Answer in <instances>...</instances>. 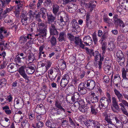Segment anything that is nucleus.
Here are the masks:
<instances>
[{"mask_svg": "<svg viewBox=\"0 0 128 128\" xmlns=\"http://www.w3.org/2000/svg\"><path fill=\"white\" fill-rule=\"evenodd\" d=\"M26 70V73L28 74H32L35 71L34 67L32 66H28L26 67L25 66H22L19 68L18 72L20 75L27 81L26 82L28 83L30 80L29 79V77L26 74L25 70Z\"/></svg>", "mask_w": 128, "mask_h": 128, "instance_id": "nucleus-1", "label": "nucleus"}, {"mask_svg": "<svg viewBox=\"0 0 128 128\" xmlns=\"http://www.w3.org/2000/svg\"><path fill=\"white\" fill-rule=\"evenodd\" d=\"M93 56L94 57V60L96 61L97 64L99 66V68L100 69L102 68V62L104 61V56L98 51L96 50L94 52Z\"/></svg>", "mask_w": 128, "mask_h": 128, "instance_id": "nucleus-2", "label": "nucleus"}, {"mask_svg": "<svg viewBox=\"0 0 128 128\" xmlns=\"http://www.w3.org/2000/svg\"><path fill=\"white\" fill-rule=\"evenodd\" d=\"M116 56L118 58L117 61L119 65L122 67L124 66V62L125 58L121 50L118 51L116 54Z\"/></svg>", "mask_w": 128, "mask_h": 128, "instance_id": "nucleus-3", "label": "nucleus"}, {"mask_svg": "<svg viewBox=\"0 0 128 128\" xmlns=\"http://www.w3.org/2000/svg\"><path fill=\"white\" fill-rule=\"evenodd\" d=\"M114 94L116 96L119 102H121L125 106L128 107V102L126 100H123V96L120 92L115 88H114Z\"/></svg>", "mask_w": 128, "mask_h": 128, "instance_id": "nucleus-4", "label": "nucleus"}, {"mask_svg": "<svg viewBox=\"0 0 128 128\" xmlns=\"http://www.w3.org/2000/svg\"><path fill=\"white\" fill-rule=\"evenodd\" d=\"M32 35L28 34L26 36H22L20 38L19 40V42L21 44L24 45L27 41V39L28 40H32L33 38Z\"/></svg>", "mask_w": 128, "mask_h": 128, "instance_id": "nucleus-5", "label": "nucleus"}, {"mask_svg": "<svg viewBox=\"0 0 128 128\" xmlns=\"http://www.w3.org/2000/svg\"><path fill=\"white\" fill-rule=\"evenodd\" d=\"M84 84H86V88L91 90L94 89L96 83L95 81L92 80H88L85 82Z\"/></svg>", "mask_w": 128, "mask_h": 128, "instance_id": "nucleus-6", "label": "nucleus"}, {"mask_svg": "<svg viewBox=\"0 0 128 128\" xmlns=\"http://www.w3.org/2000/svg\"><path fill=\"white\" fill-rule=\"evenodd\" d=\"M55 23L54 24L52 23L50 26L49 29L50 36H58L59 33L57 30V28L55 27Z\"/></svg>", "mask_w": 128, "mask_h": 128, "instance_id": "nucleus-7", "label": "nucleus"}, {"mask_svg": "<svg viewBox=\"0 0 128 128\" xmlns=\"http://www.w3.org/2000/svg\"><path fill=\"white\" fill-rule=\"evenodd\" d=\"M112 106L113 107H111V108L113 112H116V110H120L118 102L116 101L117 100L115 97H113L112 98Z\"/></svg>", "mask_w": 128, "mask_h": 128, "instance_id": "nucleus-8", "label": "nucleus"}, {"mask_svg": "<svg viewBox=\"0 0 128 128\" xmlns=\"http://www.w3.org/2000/svg\"><path fill=\"white\" fill-rule=\"evenodd\" d=\"M110 103L108 102L107 98L103 96L100 98L99 107L101 108L105 105L108 106Z\"/></svg>", "mask_w": 128, "mask_h": 128, "instance_id": "nucleus-9", "label": "nucleus"}, {"mask_svg": "<svg viewBox=\"0 0 128 128\" xmlns=\"http://www.w3.org/2000/svg\"><path fill=\"white\" fill-rule=\"evenodd\" d=\"M86 86H85L84 83V82L80 83L78 86V91L81 95L86 94L87 92Z\"/></svg>", "mask_w": 128, "mask_h": 128, "instance_id": "nucleus-10", "label": "nucleus"}, {"mask_svg": "<svg viewBox=\"0 0 128 128\" xmlns=\"http://www.w3.org/2000/svg\"><path fill=\"white\" fill-rule=\"evenodd\" d=\"M8 36L7 33V30H6L4 27H0V39L3 40Z\"/></svg>", "mask_w": 128, "mask_h": 128, "instance_id": "nucleus-11", "label": "nucleus"}, {"mask_svg": "<svg viewBox=\"0 0 128 128\" xmlns=\"http://www.w3.org/2000/svg\"><path fill=\"white\" fill-rule=\"evenodd\" d=\"M16 65L13 63H11L8 65L7 67V70L11 73H13L16 71Z\"/></svg>", "mask_w": 128, "mask_h": 128, "instance_id": "nucleus-12", "label": "nucleus"}, {"mask_svg": "<svg viewBox=\"0 0 128 128\" xmlns=\"http://www.w3.org/2000/svg\"><path fill=\"white\" fill-rule=\"evenodd\" d=\"M46 28L38 30L37 32L38 34H36L35 35L36 36H39L42 37L45 36L46 35Z\"/></svg>", "mask_w": 128, "mask_h": 128, "instance_id": "nucleus-13", "label": "nucleus"}, {"mask_svg": "<svg viewBox=\"0 0 128 128\" xmlns=\"http://www.w3.org/2000/svg\"><path fill=\"white\" fill-rule=\"evenodd\" d=\"M83 41L86 46L91 45L93 42L92 39L89 36H86L83 39Z\"/></svg>", "mask_w": 128, "mask_h": 128, "instance_id": "nucleus-14", "label": "nucleus"}, {"mask_svg": "<svg viewBox=\"0 0 128 128\" xmlns=\"http://www.w3.org/2000/svg\"><path fill=\"white\" fill-rule=\"evenodd\" d=\"M20 18H21V22L22 25H26L30 22L28 20L29 18L27 17L24 14H22L20 16Z\"/></svg>", "mask_w": 128, "mask_h": 128, "instance_id": "nucleus-15", "label": "nucleus"}, {"mask_svg": "<svg viewBox=\"0 0 128 128\" xmlns=\"http://www.w3.org/2000/svg\"><path fill=\"white\" fill-rule=\"evenodd\" d=\"M10 11V9L8 8H6L2 13V12L0 11V18H1V20L2 21L3 20L6 16H7L8 18L9 16L6 15V14Z\"/></svg>", "mask_w": 128, "mask_h": 128, "instance_id": "nucleus-16", "label": "nucleus"}, {"mask_svg": "<svg viewBox=\"0 0 128 128\" xmlns=\"http://www.w3.org/2000/svg\"><path fill=\"white\" fill-rule=\"evenodd\" d=\"M62 102L59 100L56 99V100L55 103V106L58 109L62 110L64 112H65L66 110L63 108L61 105Z\"/></svg>", "mask_w": 128, "mask_h": 128, "instance_id": "nucleus-17", "label": "nucleus"}, {"mask_svg": "<svg viewBox=\"0 0 128 128\" xmlns=\"http://www.w3.org/2000/svg\"><path fill=\"white\" fill-rule=\"evenodd\" d=\"M60 72V71L59 69L57 67L52 68L48 71V73L51 75L54 73L57 75L58 74V72Z\"/></svg>", "mask_w": 128, "mask_h": 128, "instance_id": "nucleus-18", "label": "nucleus"}, {"mask_svg": "<svg viewBox=\"0 0 128 128\" xmlns=\"http://www.w3.org/2000/svg\"><path fill=\"white\" fill-rule=\"evenodd\" d=\"M90 113L94 115H96L97 114L98 110L97 108L96 107L95 104H93L90 106Z\"/></svg>", "mask_w": 128, "mask_h": 128, "instance_id": "nucleus-19", "label": "nucleus"}, {"mask_svg": "<svg viewBox=\"0 0 128 128\" xmlns=\"http://www.w3.org/2000/svg\"><path fill=\"white\" fill-rule=\"evenodd\" d=\"M66 33L64 32H60L59 34L58 39L59 42H62L65 41L66 39Z\"/></svg>", "mask_w": 128, "mask_h": 128, "instance_id": "nucleus-20", "label": "nucleus"}, {"mask_svg": "<svg viewBox=\"0 0 128 128\" xmlns=\"http://www.w3.org/2000/svg\"><path fill=\"white\" fill-rule=\"evenodd\" d=\"M60 7L58 5L56 4H54L52 6V12L54 15L56 16L57 14H59L58 13Z\"/></svg>", "mask_w": 128, "mask_h": 128, "instance_id": "nucleus-21", "label": "nucleus"}, {"mask_svg": "<svg viewBox=\"0 0 128 128\" xmlns=\"http://www.w3.org/2000/svg\"><path fill=\"white\" fill-rule=\"evenodd\" d=\"M62 110L61 109H57L56 108H53L51 113L54 116L58 115L61 114Z\"/></svg>", "mask_w": 128, "mask_h": 128, "instance_id": "nucleus-22", "label": "nucleus"}, {"mask_svg": "<svg viewBox=\"0 0 128 128\" xmlns=\"http://www.w3.org/2000/svg\"><path fill=\"white\" fill-rule=\"evenodd\" d=\"M97 121H95L94 120H87L86 122H84L85 126H86V127L90 126V125H92V124L94 125L96 124V122Z\"/></svg>", "mask_w": 128, "mask_h": 128, "instance_id": "nucleus-23", "label": "nucleus"}, {"mask_svg": "<svg viewBox=\"0 0 128 128\" xmlns=\"http://www.w3.org/2000/svg\"><path fill=\"white\" fill-rule=\"evenodd\" d=\"M94 1H90L88 4H86L88 8L89 9L90 11L92 12L94 8L96 6L95 4H94Z\"/></svg>", "mask_w": 128, "mask_h": 128, "instance_id": "nucleus-24", "label": "nucleus"}, {"mask_svg": "<svg viewBox=\"0 0 128 128\" xmlns=\"http://www.w3.org/2000/svg\"><path fill=\"white\" fill-rule=\"evenodd\" d=\"M47 16L48 21L49 24H50L54 22L56 19V16H53L51 14H47Z\"/></svg>", "mask_w": 128, "mask_h": 128, "instance_id": "nucleus-25", "label": "nucleus"}, {"mask_svg": "<svg viewBox=\"0 0 128 128\" xmlns=\"http://www.w3.org/2000/svg\"><path fill=\"white\" fill-rule=\"evenodd\" d=\"M108 38V32H105L104 31L103 34L102 35L100 41H101L100 43L102 44V42L105 41Z\"/></svg>", "mask_w": 128, "mask_h": 128, "instance_id": "nucleus-26", "label": "nucleus"}, {"mask_svg": "<svg viewBox=\"0 0 128 128\" xmlns=\"http://www.w3.org/2000/svg\"><path fill=\"white\" fill-rule=\"evenodd\" d=\"M90 13L88 12L87 13L86 17V24L85 26L86 28H88L91 24L92 21L90 20Z\"/></svg>", "mask_w": 128, "mask_h": 128, "instance_id": "nucleus-27", "label": "nucleus"}, {"mask_svg": "<svg viewBox=\"0 0 128 128\" xmlns=\"http://www.w3.org/2000/svg\"><path fill=\"white\" fill-rule=\"evenodd\" d=\"M2 108L6 114L7 115H10L12 113V109L10 110L9 106L7 105L3 107Z\"/></svg>", "mask_w": 128, "mask_h": 128, "instance_id": "nucleus-28", "label": "nucleus"}, {"mask_svg": "<svg viewBox=\"0 0 128 128\" xmlns=\"http://www.w3.org/2000/svg\"><path fill=\"white\" fill-rule=\"evenodd\" d=\"M58 119L61 120V125L63 127H66L70 126V124H68V121L67 120H64V118H58Z\"/></svg>", "mask_w": 128, "mask_h": 128, "instance_id": "nucleus-29", "label": "nucleus"}, {"mask_svg": "<svg viewBox=\"0 0 128 128\" xmlns=\"http://www.w3.org/2000/svg\"><path fill=\"white\" fill-rule=\"evenodd\" d=\"M45 124L46 126L50 128L53 127L55 125L54 122L51 120H47L45 123Z\"/></svg>", "mask_w": 128, "mask_h": 128, "instance_id": "nucleus-30", "label": "nucleus"}, {"mask_svg": "<svg viewBox=\"0 0 128 128\" xmlns=\"http://www.w3.org/2000/svg\"><path fill=\"white\" fill-rule=\"evenodd\" d=\"M75 5V4L72 3L70 4L68 6V8H66V10L70 13L73 12L75 11V10L74 9Z\"/></svg>", "mask_w": 128, "mask_h": 128, "instance_id": "nucleus-31", "label": "nucleus"}, {"mask_svg": "<svg viewBox=\"0 0 128 128\" xmlns=\"http://www.w3.org/2000/svg\"><path fill=\"white\" fill-rule=\"evenodd\" d=\"M72 28V33L74 35L77 34L80 30V28L79 26L74 27Z\"/></svg>", "mask_w": 128, "mask_h": 128, "instance_id": "nucleus-32", "label": "nucleus"}, {"mask_svg": "<svg viewBox=\"0 0 128 128\" xmlns=\"http://www.w3.org/2000/svg\"><path fill=\"white\" fill-rule=\"evenodd\" d=\"M103 20L104 22L107 23L109 25H110L112 23L110 19L108 17L106 14H104L103 16Z\"/></svg>", "mask_w": 128, "mask_h": 128, "instance_id": "nucleus-33", "label": "nucleus"}, {"mask_svg": "<svg viewBox=\"0 0 128 128\" xmlns=\"http://www.w3.org/2000/svg\"><path fill=\"white\" fill-rule=\"evenodd\" d=\"M80 94L79 93L76 92L74 93L72 97L71 100L73 102L77 101L80 97Z\"/></svg>", "mask_w": 128, "mask_h": 128, "instance_id": "nucleus-34", "label": "nucleus"}, {"mask_svg": "<svg viewBox=\"0 0 128 128\" xmlns=\"http://www.w3.org/2000/svg\"><path fill=\"white\" fill-rule=\"evenodd\" d=\"M51 43V47H53L56 45L57 41L56 38L54 36H52L49 40Z\"/></svg>", "mask_w": 128, "mask_h": 128, "instance_id": "nucleus-35", "label": "nucleus"}, {"mask_svg": "<svg viewBox=\"0 0 128 128\" xmlns=\"http://www.w3.org/2000/svg\"><path fill=\"white\" fill-rule=\"evenodd\" d=\"M37 108H38L39 112L41 113L42 114H44L45 112L46 109L44 106L42 104L38 105Z\"/></svg>", "mask_w": 128, "mask_h": 128, "instance_id": "nucleus-36", "label": "nucleus"}, {"mask_svg": "<svg viewBox=\"0 0 128 128\" xmlns=\"http://www.w3.org/2000/svg\"><path fill=\"white\" fill-rule=\"evenodd\" d=\"M21 125L23 128H28L30 124L27 120H24L21 122Z\"/></svg>", "mask_w": 128, "mask_h": 128, "instance_id": "nucleus-37", "label": "nucleus"}, {"mask_svg": "<svg viewBox=\"0 0 128 128\" xmlns=\"http://www.w3.org/2000/svg\"><path fill=\"white\" fill-rule=\"evenodd\" d=\"M121 81V78L120 75L118 74H116L114 77V79L113 80L114 83H120Z\"/></svg>", "mask_w": 128, "mask_h": 128, "instance_id": "nucleus-38", "label": "nucleus"}, {"mask_svg": "<svg viewBox=\"0 0 128 128\" xmlns=\"http://www.w3.org/2000/svg\"><path fill=\"white\" fill-rule=\"evenodd\" d=\"M69 81L62 78L60 82V85L61 87L64 88L67 86Z\"/></svg>", "mask_w": 128, "mask_h": 128, "instance_id": "nucleus-39", "label": "nucleus"}, {"mask_svg": "<svg viewBox=\"0 0 128 128\" xmlns=\"http://www.w3.org/2000/svg\"><path fill=\"white\" fill-rule=\"evenodd\" d=\"M58 65L60 69L61 70H64L66 67V62L64 60L60 61Z\"/></svg>", "mask_w": 128, "mask_h": 128, "instance_id": "nucleus-40", "label": "nucleus"}, {"mask_svg": "<svg viewBox=\"0 0 128 128\" xmlns=\"http://www.w3.org/2000/svg\"><path fill=\"white\" fill-rule=\"evenodd\" d=\"M35 60V58L34 54L32 53H30L28 58V60L29 62L31 63L32 62Z\"/></svg>", "mask_w": 128, "mask_h": 128, "instance_id": "nucleus-41", "label": "nucleus"}, {"mask_svg": "<svg viewBox=\"0 0 128 128\" xmlns=\"http://www.w3.org/2000/svg\"><path fill=\"white\" fill-rule=\"evenodd\" d=\"M85 49L86 50V53L90 56H93L94 53V50L92 49H89L87 47H86Z\"/></svg>", "mask_w": 128, "mask_h": 128, "instance_id": "nucleus-42", "label": "nucleus"}, {"mask_svg": "<svg viewBox=\"0 0 128 128\" xmlns=\"http://www.w3.org/2000/svg\"><path fill=\"white\" fill-rule=\"evenodd\" d=\"M0 124L2 126L6 128L8 127L10 125V123H8L2 119L0 120Z\"/></svg>", "mask_w": 128, "mask_h": 128, "instance_id": "nucleus-43", "label": "nucleus"}, {"mask_svg": "<svg viewBox=\"0 0 128 128\" xmlns=\"http://www.w3.org/2000/svg\"><path fill=\"white\" fill-rule=\"evenodd\" d=\"M25 58V57H22V58H20V57L17 55L14 59V61L17 64H19L22 62V60L24 59Z\"/></svg>", "mask_w": 128, "mask_h": 128, "instance_id": "nucleus-44", "label": "nucleus"}, {"mask_svg": "<svg viewBox=\"0 0 128 128\" xmlns=\"http://www.w3.org/2000/svg\"><path fill=\"white\" fill-rule=\"evenodd\" d=\"M86 102H87L86 106H88V105H90L91 106V105L93 104V102L92 101V99L90 97H88L86 98Z\"/></svg>", "mask_w": 128, "mask_h": 128, "instance_id": "nucleus-45", "label": "nucleus"}, {"mask_svg": "<svg viewBox=\"0 0 128 128\" xmlns=\"http://www.w3.org/2000/svg\"><path fill=\"white\" fill-rule=\"evenodd\" d=\"M112 68L111 66H106L104 67V69L105 71L107 72L108 74H111L112 72Z\"/></svg>", "mask_w": 128, "mask_h": 128, "instance_id": "nucleus-46", "label": "nucleus"}, {"mask_svg": "<svg viewBox=\"0 0 128 128\" xmlns=\"http://www.w3.org/2000/svg\"><path fill=\"white\" fill-rule=\"evenodd\" d=\"M38 27L37 28V30L45 29V28H46V26L44 23H38Z\"/></svg>", "mask_w": 128, "mask_h": 128, "instance_id": "nucleus-47", "label": "nucleus"}, {"mask_svg": "<svg viewBox=\"0 0 128 128\" xmlns=\"http://www.w3.org/2000/svg\"><path fill=\"white\" fill-rule=\"evenodd\" d=\"M72 34H71V33H68L67 34V38L71 42L74 41V38L75 37Z\"/></svg>", "mask_w": 128, "mask_h": 128, "instance_id": "nucleus-48", "label": "nucleus"}, {"mask_svg": "<svg viewBox=\"0 0 128 128\" xmlns=\"http://www.w3.org/2000/svg\"><path fill=\"white\" fill-rule=\"evenodd\" d=\"M102 54H104L105 53L106 49L107 47V43L105 41L102 42Z\"/></svg>", "mask_w": 128, "mask_h": 128, "instance_id": "nucleus-49", "label": "nucleus"}, {"mask_svg": "<svg viewBox=\"0 0 128 128\" xmlns=\"http://www.w3.org/2000/svg\"><path fill=\"white\" fill-rule=\"evenodd\" d=\"M6 81L5 79L3 78L0 80V88L6 85Z\"/></svg>", "mask_w": 128, "mask_h": 128, "instance_id": "nucleus-50", "label": "nucleus"}, {"mask_svg": "<svg viewBox=\"0 0 128 128\" xmlns=\"http://www.w3.org/2000/svg\"><path fill=\"white\" fill-rule=\"evenodd\" d=\"M114 24L116 25H119L120 27H122L125 24L124 23V22L121 19H120L117 21V22H116L114 23Z\"/></svg>", "mask_w": 128, "mask_h": 128, "instance_id": "nucleus-51", "label": "nucleus"}, {"mask_svg": "<svg viewBox=\"0 0 128 128\" xmlns=\"http://www.w3.org/2000/svg\"><path fill=\"white\" fill-rule=\"evenodd\" d=\"M68 120L70 124V126L71 128H74L75 127V124L70 117H69Z\"/></svg>", "mask_w": 128, "mask_h": 128, "instance_id": "nucleus-52", "label": "nucleus"}, {"mask_svg": "<svg viewBox=\"0 0 128 128\" xmlns=\"http://www.w3.org/2000/svg\"><path fill=\"white\" fill-rule=\"evenodd\" d=\"M11 0H0V2L2 5L3 8L5 7L6 4H8L10 2Z\"/></svg>", "mask_w": 128, "mask_h": 128, "instance_id": "nucleus-53", "label": "nucleus"}, {"mask_svg": "<svg viewBox=\"0 0 128 128\" xmlns=\"http://www.w3.org/2000/svg\"><path fill=\"white\" fill-rule=\"evenodd\" d=\"M60 22L59 23V25L62 26V28H63V26L66 25V22L64 21L63 18L62 16H60V18L59 19Z\"/></svg>", "mask_w": 128, "mask_h": 128, "instance_id": "nucleus-54", "label": "nucleus"}, {"mask_svg": "<svg viewBox=\"0 0 128 128\" xmlns=\"http://www.w3.org/2000/svg\"><path fill=\"white\" fill-rule=\"evenodd\" d=\"M104 63V64L106 66H111L112 65L111 61L108 58H105Z\"/></svg>", "mask_w": 128, "mask_h": 128, "instance_id": "nucleus-55", "label": "nucleus"}, {"mask_svg": "<svg viewBox=\"0 0 128 128\" xmlns=\"http://www.w3.org/2000/svg\"><path fill=\"white\" fill-rule=\"evenodd\" d=\"M36 125L38 128H42L44 126V123L41 121H38L36 123Z\"/></svg>", "mask_w": 128, "mask_h": 128, "instance_id": "nucleus-56", "label": "nucleus"}, {"mask_svg": "<svg viewBox=\"0 0 128 128\" xmlns=\"http://www.w3.org/2000/svg\"><path fill=\"white\" fill-rule=\"evenodd\" d=\"M7 98H5V99L8 102H11L13 100L12 96L10 94L9 95L6 96Z\"/></svg>", "mask_w": 128, "mask_h": 128, "instance_id": "nucleus-57", "label": "nucleus"}, {"mask_svg": "<svg viewBox=\"0 0 128 128\" xmlns=\"http://www.w3.org/2000/svg\"><path fill=\"white\" fill-rule=\"evenodd\" d=\"M34 112H31L28 114V116H29V119L32 120H34L35 117Z\"/></svg>", "mask_w": 128, "mask_h": 128, "instance_id": "nucleus-58", "label": "nucleus"}, {"mask_svg": "<svg viewBox=\"0 0 128 128\" xmlns=\"http://www.w3.org/2000/svg\"><path fill=\"white\" fill-rule=\"evenodd\" d=\"M116 127H118L119 128H123L124 126L122 122L118 119V121L116 122Z\"/></svg>", "mask_w": 128, "mask_h": 128, "instance_id": "nucleus-59", "label": "nucleus"}, {"mask_svg": "<svg viewBox=\"0 0 128 128\" xmlns=\"http://www.w3.org/2000/svg\"><path fill=\"white\" fill-rule=\"evenodd\" d=\"M95 126L96 128H105L104 127L103 125L101 124L97 121L96 122Z\"/></svg>", "mask_w": 128, "mask_h": 128, "instance_id": "nucleus-60", "label": "nucleus"}, {"mask_svg": "<svg viewBox=\"0 0 128 128\" xmlns=\"http://www.w3.org/2000/svg\"><path fill=\"white\" fill-rule=\"evenodd\" d=\"M16 104L17 105H18L20 104H24L23 99L20 97L19 98L17 99V100L16 101Z\"/></svg>", "mask_w": 128, "mask_h": 128, "instance_id": "nucleus-61", "label": "nucleus"}, {"mask_svg": "<svg viewBox=\"0 0 128 128\" xmlns=\"http://www.w3.org/2000/svg\"><path fill=\"white\" fill-rule=\"evenodd\" d=\"M118 120V119L116 117H115L114 118H113L112 119L110 122V124H116V122Z\"/></svg>", "mask_w": 128, "mask_h": 128, "instance_id": "nucleus-62", "label": "nucleus"}, {"mask_svg": "<svg viewBox=\"0 0 128 128\" xmlns=\"http://www.w3.org/2000/svg\"><path fill=\"white\" fill-rule=\"evenodd\" d=\"M82 40L81 39L79 38L78 37L75 36L74 38V43L77 45H78L79 42Z\"/></svg>", "mask_w": 128, "mask_h": 128, "instance_id": "nucleus-63", "label": "nucleus"}, {"mask_svg": "<svg viewBox=\"0 0 128 128\" xmlns=\"http://www.w3.org/2000/svg\"><path fill=\"white\" fill-rule=\"evenodd\" d=\"M122 28L123 32H124L126 33L128 31V25H125V24L122 27Z\"/></svg>", "mask_w": 128, "mask_h": 128, "instance_id": "nucleus-64", "label": "nucleus"}]
</instances>
